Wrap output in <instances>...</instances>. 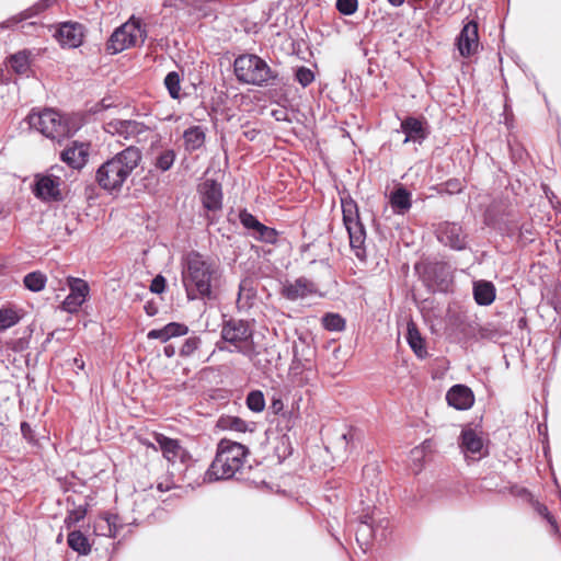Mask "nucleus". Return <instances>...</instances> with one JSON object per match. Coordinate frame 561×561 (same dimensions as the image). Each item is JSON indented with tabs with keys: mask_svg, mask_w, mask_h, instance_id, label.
<instances>
[{
	"mask_svg": "<svg viewBox=\"0 0 561 561\" xmlns=\"http://www.w3.org/2000/svg\"><path fill=\"white\" fill-rule=\"evenodd\" d=\"M255 134H256V130L255 129H252V130H248L244 133V136L249 139V140H254L255 138Z\"/></svg>",
	"mask_w": 561,
	"mask_h": 561,
	"instance_id": "nucleus-63",
	"label": "nucleus"
},
{
	"mask_svg": "<svg viewBox=\"0 0 561 561\" xmlns=\"http://www.w3.org/2000/svg\"><path fill=\"white\" fill-rule=\"evenodd\" d=\"M73 365H75L78 369L82 370V369L84 368V362H83L82 357H75V358H73Z\"/></svg>",
	"mask_w": 561,
	"mask_h": 561,
	"instance_id": "nucleus-61",
	"label": "nucleus"
},
{
	"mask_svg": "<svg viewBox=\"0 0 561 561\" xmlns=\"http://www.w3.org/2000/svg\"><path fill=\"white\" fill-rule=\"evenodd\" d=\"M47 277L42 272H31L24 276V286L34 293L41 291L45 288Z\"/></svg>",
	"mask_w": 561,
	"mask_h": 561,
	"instance_id": "nucleus-31",
	"label": "nucleus"
},
{
	"mask_svg": "<svg viewBox=\"0 0 561 561\" xmlns=\"http://www.w3.org/2000/svg\"><path fill=\"white\" fill-rule=\"evenodd\" d=\"M104 520L107 526V533L105 535L115 538L117 536L118 528L122 527L119 524V517L114 514H107Z\"/></svg>",
	"mask_w": 561,
	"mask_h": 561,
	"instance_id": "nucleus-47",
	"label": "nucleus"
},
{
	"mask_svg": "<svg viewBox=\"0 0 561 561\" xmlns=\"http://www.w3.org/2000/svg\"><path fill=\"white\" fill-rule=\"evenodd\" d=\"M110 106H111V104H110V103H106V100H105V99H103L100 103H98V104L95 105V112L101 111V110L108 108Z\"/></svg>",
	"mask_w": 561,
	"mask_h": 561,
	"instance_id": "nucleus-60",
	"label": "nucleus"
},
{
	"mask_svg": "<svg viewBox=\"0 0 561 561\" xmlns=\"http://www.w3.org/2000/svg\"><path fill=\"white\" fill-rule=\"evenodd\" d=\"M457 47L462 57L471 56L478 48V24L467 23L457 36Z\"/></svg>",
	"mask_w": 561,
	"mask_h": 561,
	"instance_id": "nucleus-19",
	"label": "nucleus"
},
{
	"mask_svg": "<svg viewBox=\"0 0 561 561\" xmlns=\"http://www.w3.org/2000/svg\"><path fill=\"white\" fill-rule=\"evenodd\" d=\"M436 237L442 244L455 251H462L468 244L467 234L461 225L457 222H440L436 228Z\"/></svg>",
	"mask_w": 561,
	"mask_h": 561,
	"instance_id": "nucleus-11",
	"label": "nucleus"
},
{
	"mask_svg": "<svg viewBox=\"0 0 561 561\" xmlns=\"http://www.w3.org/2000/svg\"><path fill=\"white\" fill-rule=\"evenodd\" d=\"M295 80L304 88L308 87L314 80L313 71L305 66L297 67L295 70Z\"/></svg>",
	"mask_w": 561,
	"mask_h": 561,
	"instance_id": "nucleus-40",
	"label": "nucleus"
},
{
	"mask_svg": "<svg viewBox=\"0 0 561 561\" xmlns=\"http://www.w3.org/2000/svg\"><path fill=\"white\" fill-rule=\"evenodd\" d=\"M60 184L61 180L59 176L53 174L41 175L35 180L33 193L44 202H60L62 201Z\"/></svg>",
	"mask_w": 561,
	"mask_h": 561,
	"instance_id": "nucleus-12",
	"label": "nucleus"
},
{
	"mask_svg": "<svg viewBox=\"0 0 561 561\" xmlns=\"http://www.w3.org/2000/svg\"><path fill=\"white\" fill-rule=\"evenodd\" d=\"M317 290L313 282L306 277H298L295 282H287L283 285L282 296L290 301L304 299Z\"/></svg>",
	"mask_w": 561,
	"mask_h": 561,
	"instance_id": "nucleus-18",
	"label": "nucleus"
},
{
	"mask_svg": "<svg viewBox=\"0 0 561 561\" xmlns=\"http://www.w3.org/2000/svg\"><path fill=\"white\" fill-rule=\"evenodd\" d=\"M185 149L196 151L204 146L205 133L202 126H192L183 134Z\"/></svg>",
	"mask_w": 561,
	"mask_h": 561,
	"instance_id": "nucleus-28",
	"label": "nucleus"
},
{
	"mask_svg": "<svg viewBox=\"0 0 561 561\" xmlns=\"http://www.w3.org/2000/svg\"><path fill=\"white\" fill-rule=\"evenodd\" d=\"M202 340L197 335L188 336L181 347L179 348V355L183 358H188L195 354V352L201 347Z\"/></svg>",
	"mask_w": 561,
	"mask_h": 561,
	"instance_id": "nucleus-36",
	"label": "nucleus"
},
{
	"mask_svg": "<svg viewBox=\"0 0 561 561\" xmlns=\"http://www.w3.org/2000/svg\"><path fill=\"white\" fill-rule=\"evenodd\" d=\"M141 159V150L135 146H128L98 168L95 172L96 183L110 193L121 191Z\"/></svg>",
	"mask_w": 561,
	"mask_h": 561,
	"instance_id": "nucleus-3",
	"label": "nucleus"
},
{
	"mask_svg": "<svg viewBox=\"0 0 561 561\" xmlns=\"http://www.w3.org/2000/svg\"><path fill=\"white\" fill-rule=\"evenodd\" d=\"M21 317L16 309L3 307L0 309V331L8 330L20 321Z\"/></svg>",
	"mask_w": 561,
	"mask_h": 561,
	"instance_id": "nucleus-33",
	"label": "nucleus"
},
{
	"mask_svg": "<svg viewBox=\"0 0 561 561\" xmlns=\"http://www.w3.org/2000/svg\"><path fill=\"white\" fill-rule=\"evenodd\" d=\"M343 224L347 230L351 249L356 257L365 256L366 229L359 218L358 206L351 197L341 198Z\"/></svg>",
	"mask_w": 561,
	"mask_h": 561,
	"instance_id": "nucleus-8",
	"label": "nucleus"
},
{
	"mask_svg": "<svg viewBox=\"0 0 561 561\" xmlns=\"http://www.w3.org/2000/svg\"><path fill=\"white\" fill-rule=\"evenodd\" d=\"M89 148V144L72 141L60 152V160L72 169H81L88 161Z\"/></svg>",
	"mask_w": 561,
	"mask_h": 561,
	"instance_id": "nucleus-17",
	"label": "nucleus"
},
{
	"mask_svg": "<svg viewBox=\"0 0 561 561\" xmlns=\"http://www.w3.org/2000/svg\"><path fill=\"white\" fill-rule=\"evenodd\" d=\"M11 68L20 75H24L27 72L30 68L28 56L25 51H19L11 56L10 58Z\"/></svg>",
	"mask_w": 561,
	"mask_h": 561,
	"instance_id": "nucleus-38",
	"label": "nucleus"
},
{
	"mask_svg": "<svg viewBox=\"0 0 561 561\" xmlns=\"http://www.w3.org/2000/svg\"><path fill=\"white\" fill-rule=\"evenodd\" d=\"M156 442L159 445L163 457L169 462L175 463L179 460L181 463L185 465L191 460V455L181 446L178 439L167 437L163 434H156Z\"/></svg>",
	"mask_w": 561,
	"mask_h": 561,
	"instance_id": "nucleus-15",
	"label": "nucleus"
},
{
	"mask_svg": "<svg viewBox=\"0 0 561 561\" xmlns=\"http://www.w3.org/2000/svg\"><path fill=\"white\" fill-rule=\"evenodd\" d=\"M203 206L209 211H217L222 207L221 185L216 181H206L201 188Z\"/></svg>",
	"mask_w": 561,
	"mask_h": 561,
	"instance_id": "nucleus-21",
	"label": "nucleus"
},
{
	"mask_svg": "<svg viewBox=\"0 0 561 561\" xmlns=\"http://www.w3.org/2000/svg\"><path fill=\"white\" fill-rule=\"evenodd\" d=\"M147 337L148 340H159L161 343H167L170 340L164 327L150 330Z\"/></svg>",
	"mask_w": 561,
	"mask_h": 561,
	"instance_id": "nucleus-51",
	"label": "nucleus"
},
{
	"mask_svg": "<svg viewBox=\"0 0 561 561\" xmlns=\"http://www.w3.org/2000/svg\"><path fill=\"white\" fill-rule=\"evenodd\" d=\"M67 543L70 549L81 556H88L91 552L89 539L80 530L70 531L67 537Z\"/></svg>",
	"mask_w": 561,
	"mask_h": 561,
	"instance_id": "nucleus-29",
	"label": "nucleus"
},
{
	"mask_svg": "<svg viewBox=\"0 0 561 561\" xmlns=\"http://www.w3.org/2000/svg\"><path fill=\"white\" fill-rule=\"evenodd\" d=\"M164 85L169 92V95L173 100H180L181 98V78L179 72L170 71L164 78Z\"/></svg>",
	"mask_w": 561,
	"mask_h": 561,
	"instance_id": "nucleus-34",
	"label": "nucleus"
},
{
	"mask_svg": "<svg viewBox=\"0 0 561 561\" xmlns=\"http://www.w3.org/2000/svg\"><path fill=\"white\" fill-rule=\"evenodd\" d=\"M405 0H388V2L393 7H400L404 3Z\"/></svg>",
	"mask_w": 561,
	"mask_h": 561,
	"instance_id": "nucleus-64",
	"label": "nucleus"
},
{
	"mask_svg": "<svg viewBox=\"0 0 561 561\" xmlns=\"http://www.w3.org/2000/svg\"><path fill=\"white\" fill-rule=\"evenodd\" d=\"M535 229L531 222L523 224L519 227V240L523 244H528L534 241Z\"/></svg>",
	"mask_w": 561,
	"mask_h": 561,
	"instance_id": "nucleus-48",
	"label": "nucleus"
},
{
	"mask_svg": "<svg viewBox=\"0 0 561 561\" xmlns=\"http://www.w3.org/2000/svg\"><path fill=\"white\" fill-rule=\"evenodd\" d=\"M336 10L343 15H352L358 8L357 0H336Z\"/></svg>",
	"mask_w": 561,
	"mask_h": 561,
	"instance_id": "nucleus-45",
	"label": "nucleus"
},
{
	"mask_svg": "<svg viewBox=\"0 0 561 561\" xmlns=\"http://www.w3.org/2000/svg\"><path fill=\"white\" fill-rule=\"evenodd\" d=\"M249 448L229 438H221L217 444L215 459L206 471L208 481L242 479Z\"/></svg>",
	"mask_w": 561,
	"mask_h": 561,
	"instance_id": "nucleus-2",
	"label": "nucleus"
},
{
	"mask_svg": "<svg viewBox=\"0 0 561 561\" xmlns=\"http://www.w3.org/2000/svg\"><path fill=\"white\" fill-rule=\"evenodd\" d=\"M407 342L417 358L424 359L428 356L425 340L413 321L407 324Z\"/></svg>",
	"mask_w": 561,
	"mask_h": 561,
	"instance_id": "nucleus-25",
	"label": "nucleus"
},
{
	"mask_svg": "<svg viewBox=\"0 0 561 561\" xmlns=\"http://www.w3.org/2000/svg\"><path fill=\"white\" fill-rule=\"evenodd\" d=\"M144 308L149 317H153L158 312V308L153 302H147Z\"/></svg>",
	"mask_w": 561,
	"mask_h": 561,
	"instance_id": "nucleus-58",
	"label": "nucleus"
},
{
	"mask_svg": "<svg viewBox=\"0 0 561 561\" xmlns=\"http://www.w3.org/2000/svg\"><path fill=\"white\" fill-rule=\"evenodd\" d=\"M268 409L272 413L282 415L285 422V430L289 431L294 426L297 416L293 412H284V403L280 397H273Z\"/></svg>",
	"mask_w": 561,
	"mask_h": 561,
	"instance_id": "nucleus-30",
	"label": "nucleus"
},
{
	"mask_svg": "<svg viewBox=\"0 0 561 561\" xmlns=\"http://www.w3.org/2000/svg\"><path fill=\"white\" fill-rule=\"evenodd\" d=\"M397 133L404 134L403 144L422 145L431 134V127L424 116L409 115L401 121Z\"/></svg>",
	"mask_w": 561,
	"mask_h": 561,
	"instance_id": "nucleus-10",
	"label": "nucleus"
},
{
	"mask_svg": "<svg viewBox=\"0 0 561 561\" xmlns=\"http://www.w3.org/2000/svg\"><path fill=\"white\" fill-rule=\"evenodd\" d=\"M415 271L427 289L432 293L447 291L453 282L451 266L444 261H430L416 263Z\"/></svg>",
	"mask_w": 561,
	"mask_h": 561,
	"instance_id": "nucleus-9",
	"label": "nucleus"
},
{
	"mask_svg": "<svg viewBox=\"0 0 561 561\" xmlns=\"http://www.w3.org/2000/svg\"><path fill=\"white\" fill-rule=\"evenodd\" d=\"M373 536H374V528H373L371 524L368 522V517H365V519L360 522V524L356 530V540L360 541L363 539V540L367 541Z\"/></svg>",
	"mask_w": 561,
	"mask_h": 561,
	"instance_id": "nucleus-46",
	"label": "nucleus"
},
{
	"mask_svg": "<svg viewBox=\"0 0 561 561\" xmlns=\"http://www.w3.org/2000/svg\"><path fill=\"white\" fill-rule=\"evenodd\" d=\"M247 407L250 411L260 413L265 409V399L261 390H252L245 398Z\"/></svg>",
	"mask_w": 561,
	"mask_h": 561,
	"instance_id": "nucleus-35",
	"label": "nucleus"
},
{
	"mask_svg": "<svg viewBox=\"0 0 561 561\" xmlns=\"http://www.w3.org/2000/svg\"><path fill=\"white\" fill-rule=\"evenodd\" d=\"M531 503H533V506H534L535 511L540 516H542L553 527L556 533H558L559 527H558L557 520L553 517V515H551V513L549 512L548 507L545 504H541L538 501H533Z\"/></svg>",
	"mask_w": 561,
	"mask_h": 561,
	"instance_id": "nucleus-44",
	"label": "nucleus"
},
{
	"mask_svg": "<svg viewBox=\"0 0 561 561\" xmlns=\"http://www.w3.org/2000/svg\"><path fill=\"white\" fill-rule=\"evenodd\" d=\"M254 237L266 243H275L277 240V232L274 228L267 227L261 222L257 230L254 232Z\"/></svg>",
	"mask_w": 561,
	"mask_h": 561,
	"instance_id": "nucleus-39",
	"label": "nucleus"
},
{
	"mask_svg": "<svg viewBox=\"0 0 561 561\" xmlns=\"http://www.w3.org/2000/svg\"><path fill=\"white\" fill-rule=\"evenodd\" d=\"M88 294L89 285L85 280L80 278H71L70 293L62 301V309L69 313L77 312L85 301Z\"/></svg>",
	"mask_w": 561,
	"mask_h": 561,
	"instance_id": "nucleus-16",
	"label": "nucleus"
},
{
	"mask_svg": "<svg viewBox=\"0 0 561 561\" xmlns=\"http://www.w3.org/2000/svg\"><path fill=\"white\" fill-rule=\"evenodd\" d=\"M217 427L224 431L247 433L254 431V423H249L239 416L222 415L217 421Z\"/></svg>",
	"mask_w": 561,
	"mask_h": 561,
	"instance_id": "nucleus-27",
	"label": "nucleus"
},
{
	"mask_svg": "<svg viewBox=\"0 0 561 561\" xmlns=\"http://www.w3.org/2000/svg\"><path fill=\"white\" fill-rule=\"evenodd\" d=\"M167 280L162 275H157L150 284V290L154 294H162L165 289Z\"/></svg>",
	"mask_w": 561,
	"mask_h": 561,
	"instance_id": "nucleus-52",
	"label": "nucleus"
},
{
	"mask_svg": "<svg viewBox=\"0 0 561 561\" xmlns=\"http://www.w3.org/2000/svg\"><path fill=\"white\" fill-rule=\"evenodd\" d=\"M239 219L241 225L248 230H257L261 222L257 220L255 216L249 213L247 209H242L239 214Z\"/></svg>",
	"mask_w": 561,
	"mask_h": 561,
	"instance_id": "nucleus-43",
	"label": "nucleus"
},
{
	"mask_svg": "<svg viewBox=\"0 0 561 561\" xmlns=\"http://www.w3.org/2000/svg\"><path fill=\"white\" fill-rule=\"evenodd\" d=\"M28 124L45 137L60 141L75 134V129L68 121L53 108H45L41 112H32L27 116Z\"/></svg>",
	"mask_w": 561,
	"mask_h": 561,
	"instance_id": "nucleus-7",
	"label": "nucleus"
},
{
	"mask_svg": "<svg viewBox=\"0 0 561 561\" xmlns=\"http://www.w3.org/2000/svg\"><path fill=\"white\" fill-rule=\"evenodd\" d=\"M322 325L331 332H341L345 329L346 321L340 313L328 312L322 317Z\"/></svg>",
	"mask_w": 561,
	"mask_h": 561,
	"instance_id": "nucleus-32",
	"label": "nucleus"
},
{
	"mask_svg": "<svg viewBox=\"0 0 561 561\" xmlns=\"http://www.w3.org/2000/svg\"><path fill=\"white\" fill-rule=\"evenodd\" d=\"M517 327L520 330L526 329V327H527V319L525 317L519 318L518 321H517Z\"/></svg>",
	"mask_w": 561,
	"mask_h": 561,
	"instance_id": "nucleus-62",
	"label": "nucleus"
},
{
	"mask_svg": "<svg viewBox=\"0 0 561 561\" xmlns=\"http://www.w3.org/2000/svg\"><path fill=\"white\" fill-rule=\"evenodd\" d=\"M445 190L449 194H457L462 191V183L458 179H449L444 183Z\"/></svg>",
	"mask_w": 561,
	"mask_h": 561,
	"instance_id": "nucleus-53",
	"label": "nucleus"
},
{
	"mask_svg": "<svg viewBox=\"0 0 561 561\" xmlns=\"http://www.w3.org/2000/svg\"><path fill=\"white\" fill-rule=\"evenodd\" d=\"M87 515V507L85 506H78L77 508H73L68 512L66 518H65V525L67 528L72 527L80 520H82Z\"/></svg>",
	"mask_w": 561,
	"mask_h": 561,
	"instance_id": "nucleus-41",
	"label": "nucleus"
},
{
	"mask_svg": "<svg viewBox=\"0 0 561 561\" xmlns=\"http://www.w3.org/2000/svg\"><path fill=\"white\" fill-rule=\"evenodd\" d=\"M448 405L459 411L470 409L474 403L472 390L465 385H454L446 393Z\"/></svg>",
	"mask_w": 561,
	"mask_h": 561,
	"instance_id": "nucleus-20",
	"label": "nucleus"
},
{
	"mask_svg": "<svg viewBox=\"0 0 561 561\" xmlns=\"http://www.w3.org/2000/svg\"><path fill=\"white\" fill-rule=\"evenodd\" d=\"M233 71L239 82L257 87L282 85L284 78L267 62L254 54L240 55L234 59Z\"/></svg>",
	"mask_w": 561,
	"mask_h": 561,
	"instance_id": "nucleus-5",
	"label": "nucleus"
},
{
	"mask_svg": "<svg viewBox=\"0 0 561 561\" xmlns=\"http://www.w3.org/2000/svg\"><path fill=\"white\" fill-rule=\"evenodd\" d=\"M164 328L170 340L173 337L184 336L190 331L186 324L180 322H170L165 324Z\"/></svg>",
	"mask_w": 561,
	"mask_h": 561,
	"instance_id": "nucleus-42",
	"label": "nucleus"
},
{
	"mask_svg": "<svg viewBox=\"0 0 561 561\" xmlns=\"http://www.w3.org/2000/svg\"><path fill=\"white\" fill-rule=\"evenodd\" d=\"M479 324L476 321H469L463 323L462 332L469 337L477 339Z\"/></svg>",
	"mask_w": 561,
	"mask_h": 561,
	"instance_id": "nucleus-54",
	"label": "nucleus"
},
{
	"mask_svg": "<svg viewBox=\"0 0 561 561\" xmlns=\"http://www.w3.org/2000/svg\"><path fill=\"white\" fill-rule=\"evenodd\" d=\"M220 276L218 264L198 252H191L185 259L182 282L188 300H214L213 287Z\"/></svg>",
	"mask_w": 561,
	"mask_h": 561,
	"instance_id": "nucleus-1",
	"label": "nucleus"
},
{
	"mask_svg": "<svg viewBox=\"0 0 561 561\" xmlns=\"http://www.w3.org/2000/svg\"><path fill=\"white\" fill-rule=\"evenodd\" d=\"M459 447L465 454L477 455L483 448V439L473 428L465 427L459 437Z\"/></svg>",
	"mask_w": 561,
	"mask_h": 561,
	"instance_id": "nucleus-24",
	"label": "nucleus"
},
{
	"mask_svg": "<svg viewBox=\"0 0 561 561\" xmlns=\"http://www.w3.org/2000/svg\"><path fill=\"white\" fill-rule=\"evenodd\" d=\"M515 494H516L517 496H520V497H523V499H526V500H528V501H530V502H533V501H534V500H533V495H531V493H530L526 488H519V489L515 492Z\"/></svg>",
	"mask_w": 561,
	"mask_h": 561,
	"instance_id": "nucleus-57",
	"label": "nucleus"
},
{
	"mask_svg": "<svg viewBox=\"0 0 561 561\" xmlns=\"http://www.w3.org/2000/svg\"><path fill=\"white\" fill-rule=\"evenodd\" d=\"M354 438H355V432H354L353 430H350L348 432L343 433V434L341 435V438H340V439L342 440V443H343L345 446H347L350 442H353V440H354Z\"/></svg>",
	"mask_w": 561,
	"mask_h": 561,
	"instance_id": "nucleus-56",
	"label": "nucleus"
},
{
	"mask_svg": "<svg viewBox=\"0 0 561 561\" xmlns=\"http://www.w3.org/2000/svg\"><path fill=\"white\" fill-rule=\"evenodd\" d=\"M216 350L221 352H237L253 360L259 354L254 342V328L244 319L224 317L220 324V341L216 343Z\"/></svg>",
	"mask_w": 561,
	"mask_h": 561,
	"instance_id": "nucleus-4",
	"label": "nucleus"
},
{
	"mask_svg": "<svg viewBox=\"0 0 561 561\" xmlns=\"http://www.w3.org/2000/svg\"><path fill=\"white\" fill-rule=\"evenodd\" d=\"M175 152L174 150L172 149H167V150H163L162 152H160L157 158H156V161H154V167L162 171V172H165L168 170H170L175 161Z\"/></svg>",
	"mask_w": 561,
	"mask_h": 561,
	"instance_id": "nucleus-37",
	"label": "nucleus"
},
{
	"mask_svg": "<svg viewBox=\"0 0 561 561\" xmlns=\"http://www.w3.org/2000/svg\"><path fill=\"white\" fill-rule=\"evenodd\" d=\"M389 203L396 215H405L412 207V194L407 187L399 185L391 191Z\"/></svg>",
	"mask_w": 561,
	"mask_h": 561,
	"instance_id": "nucleus-22",
	"label": "nucleus"
},
{
	"mask_svg": "<svg viewBox=\"0 0 561 561\" xmlns=\"http://www.w3.org/2000/svg\"><path fill=\"white\" fill-rule=\"evenodd\" d=\"M105 131L117 135L125 140L138 139L140 135L148 130V127L134 119H113L105 125Z\"/></svg>",
	"mask_w": 561,
	"mask_h": 561,
	"instance_id": "nucleus-13",
	"label": "nucleus"
},
{
	"mask_svg": "<svg viewBox=\"0 0 561 561\" xmlns=\"http://www.w3.org/2000/svg\"><path fill=\"white\" fill-rule=\"evenodd\" d=\"M20 430H21L22 436L25 439H27L28 442H32L34 439L33 430L27 422H22L20 425Z\"/></svg>",
	"mask_w": 561,
	"mask_h": 561,
	"instance_id": "nucleus-55",
	"label": "nucleus"
},
{
	"mask_svg": "<svg viewBox=\"0 0 561 561\" xmlns=\"http://www.w3.org/2000/svg\"><path fill=\"white\" fill-rule=\"evenodd\" d=\"M495 286L489 280L473 283V298L479 306H490L495 299Z\"/></svg>",
	"mask_w": 561,
	"mask_h": 561,
	"instance_id": "nucleus-26",
	"label": "nucleus"
},
{
	"mask_svg": "<svg viewBox=\"0 0 561 561\" xmlns=\"http://www.w3.org/2000/svg\"><path fill=\"white\" fill-rule=\"evenodd\" d=\"M255 293L251 286V282L250 280H242L239 285V293H238V302H240L243 298H245V300H250L254 297Z\"/></svg>",
	"mask_w": 561,
	"mask_h": 561,
	"instance_id": "nucleus-49",
	"label": "nucleus"
},
{
	"mask_svg": "<svg viewBox=\"0 0 561 561\" xmlns=\"http://www.w3.org/2000/svg\"><path fill=\"white\" fill-rule=\"evenodd\" d=\"M497 336H499V332L492 325H490V324L485 325V327L479 325L477 339L493 340Z\"/></svg>",
	"mask_w": 561,
	"mask_h": 561,
	"instance_id": "nucleus-50",
	"label": "nucleus"
},
{
	"mask_svg": "<svg viewBox=\"0 0 561 561\" xmlns=\"http://www.w3.org/2000/svg\"><path fill=\"white\" fill-rule=\"evenodd\" d=\"M56 1L57 0H39L35 4H33L32 7L27 8L26 10L20 12L16 15L11 16L10 19H8L5 22L0 24V27L1 28L12 27V26L21 23L22 21H25L27 19L36 16L41 12H43L46 9H48L49 7H51Z\"/></svg>",
	"mask_w": 561,
	"mask_h": 561,
	"instance_id": "nucleus-23",
	"label": "nucleus"
},
{
	"mask_svg": "<svg viewBox=\"0 0 561 561\" xmlns=\"http://www.w3.org/2000/svg\"><path fill=\"white\" fill-rule=\"evenodd\" d=\"M163 354L168 358H172L176 354L175 346L173 344L165 345L164 348H163Z\"/></svg>",
	"mask_w": 561,
	"mask_h": 561,
	"instance_id": "nucleus-59",
	"label": "nucleus"
},
{
	"mask_svg": "<svg viewBox=\"0 0 561 561\" xmlns=\"http://www.w3.org/2000/svg\"><path fill=\"white\" fill-rule=\"evenodd\" d=\"M84 27L78 22H62L58 25L54 36L61 47L77 48L83 42Z\"/></svg>",
	"mask_w": 561,
	"mask_h": 561,
	"instance_id": "nucleus-14",
	"label": "nucleus"
},
{
	"mask_svg": "<svg viewBox=\"0 0 561 561\" xmlns=\"http://www.w3.org/2000/svg\"><path fill=\"white\" fill-rule=\"evenodd\" d=\"M147 38V30L141 19L130 16L127 22L114 30L106 43V51L112 55L131 47L141 46Z\"/></svg>",
	"mask_w": 561,
	"mask_h": 561,
	"instance_id": "nucleus-6",
	"label": "nucleus"
}]
</instances>
